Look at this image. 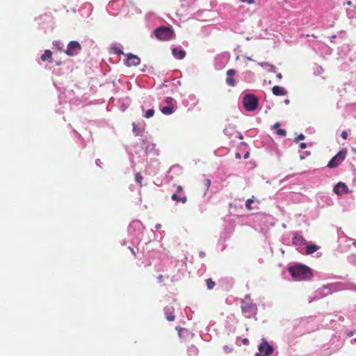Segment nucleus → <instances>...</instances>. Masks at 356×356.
<instances>
[{"label":"nucleus","instance_id":"obj_1","mask_svg":"<svg viewBox=\"0 0 356 356\" xmlns=\"http://www.w3.org/2000/svg\"><path fill=\"white\" fill-rule=\"evenodd\" d=\"M289 272L296 281L309 280L312 276L310 268L304 265H296L290 267Z\"/></svg>","mask_w":356,"mask_h":356},{"label":"nucleus","instance_id":"obj_2","mask_svg":"<svg viewBox=\"0 0 356 356\" xmlns=\"http://www.w3.org/2000/svg\"><path fill=\"white\" fill-rule=\"evenodd\" d=\"M241 307L245 318H250L254 317L257 314V305L253 303L250 296H245L241 300Z\"/></svg>","mask_w":356,"mask_h":356},{"label":"nucleus","instance_id":"obj_3","mask_svg":"<svg viewBox=\"0 0 356 356\" xmlns=\"http://www.w3.org/2000/svg\"><path fill=\"white\" fill-rule=\"evenodd\" d=\"M156 38L159 40H170L174 38L173 30L167 26H160L154 31Z\"/></svg>","mask_w":356,"mask_h":356},{"label":"nucleus","instance_id":"obj_4","mask_svg":"<svg viewBox=\"0 0 356 356\" xmlns=\"http://www.w3.org/2000/svg\"><path fill=\"white\" fill-rule=\"evenodd\" d=\"M243 104L247 111H254L258 107V99L254 95H245L243 98Z\"/></svg>","mask_w":356,"mask_h":356},{"label":"nucleus","instance_id":"obj_5","mask_svg":"<svg viewBox=\"0 0 356 356\" xmlns=\"http://www.w3.org/2000/svg\"><path fill=\"white\" fill-rule=\"evenodd\" d=\"M348 151L346 148L341 149L327 163L329 168L338 167L346 159Z\"/></svg>","mask_w":356,"mask_h":356},{"label":"nucleus","instance_id":"obj_6","mask_svg":"<svg viewBox=\"0 0 356 356\" xmlns=\"http://www.w3.org/2000/svg\"><path fill=\"white\" fill-rule=\"evenodd\" d=\"M258 349L259 353H256L255 356H269L273 351V347L268 344L265 339H262Z\"/></svg>","mask_w":356,"mask_h":356},{"label":"nucleus","instance_id":"obj_7","mask_svg":"<svg viewBox=\"0 0 356 356\" xmlns=\"http://www.w3.org/2000/svg\"><path fill=\"white\" fill-rule=\"evenodd\" d=\"M81 44L76 41H71L65 50V54L69 56H75L81 51Z\"/></svg>","mask_w":356,"mask_h":356},{"label":"nucleus","instance_id":"obj_8","mask_svg":"<svg viewBox=\"0 0 356 356\" xmlns=\"http://www.w3.org/2000/svg\"><path fill=\"white\" fill-rule=\"evenodd\" d=\"M125 63L127 66H137L140 63V59L136 55L129 54L127 56Z\"/></svg>","mask_w":356,"mask_h":356},{"label":"nucleus","instance_id":"obj_9","mask_svg":"<svg viewBox=\"0 0 356 356\" xmlns=\"http://www.w3.org/2000/svg\"><path fill=\"white\" fill-rule=\"evenodd\" d=\"M334 192L338 195H341L348 192V188L346 184L340 181L338 182L334 186Z\"/></svg>","mask_w":356,"mask_h":356},{"label":"nucleus","instance_id":"obj_10","mask_svg":"<svg viewBox=\"0 0 356 356\" xmlns=\"http://www.w3.org/2000/svg\"><path fill=\"white\" fill-rule=\"evenodd\" d=\"M236 71L234 69H230L227 71L226 83L229 86L234 87L236 85L235 79L233 76L236 74Z\"/></svg>","mask_w":356,"mask_h":356},{"label":"nucleus","instance_id":"obj_11","mask_svg":"<svg viewBox=\"0 0 356 356\" xmlns=\"http://www.w3.org/2000/svg\"><path fill=\"white\" fill-rule=\"evenodd\" d=\"M293 243L296 245H302L306 243V240L302 236L299 235L298 233H295L293 234Z\"/></svg>","mask_w":356,"mask_h":356},{"label":"nucleus","instance_id":"obj_12","mask_svg":"<svg viewBox=\"0 0 356 356\" xmlns=\"http://www.w3.org/2000/svg\"><path fill=\"white\" fill-rule=\"evenodd\" d=\"M164 312L168 321H173L175 320L174 308L172 307H166Z\"/></svg>","mask_w":356,"mask_h":356},{"label":"nucleus","instance_id":"obj_13","mask_svg":"<svg viewBox=\"0 0 356 356\" xmlns=\"http://www.w3.org/2000/svg\"><path fill=\"white\" fill-rule=\"evenodd\" d=\"M272 92L276 96H282L287 94L286 90L284 88L278 86H275L273 87Z\"/></svg>","mask_w":356,"mask_h":356},{"label":"nucleus","instance_id":"obj_14","mask_svg":"<svg viewBox=\"0 0 356 356\" xmlns=\"http://www.w3.org/2000/svg\"><path fill=\"white\" fill-rule=\"evenodd\" d=\"M172 52L175 58L177 59H183L186 56V51L184 49H178L172 48Z\"/></svg>","mask_w":356,"mask_h":356},{"label":"nucleus","instance_id":"obj_15","mask_svg":"<svg viewBox=\"0 0 356 356\" xmlns=\"http://www.w3.org/2000/svg\"><path fill=\"white\" fill-rule=\"evenodd\" d=\"M41 59L43 61H48L49 63H51L52 59V52L50 50H45L43 54L41 56Z\"/></svg>","mask_w":356,"mask_h":356},{"label":"nucleus","instance_id":"obj_16","mask_svg":"<svg viewBox=\"0 0 356 356\" xmlns=\"http://www.w3.org/2000/svg\"><path fill=\"white\" fill-rule=\"evenodd\" d=\"M174 109H175L174 104H170V105H168L166 106H163L161 109V111L162 112V113H163L165 115H170L173 113Z\"/></svg>","mask_w":356,"mask_h":356},{"label":"nucleus","instance_id":"obj_17","mask_svg":"<svg viewBox=\"0 0 356 356\" xmlns=\"http://www.w3.org/2000/svg\"><path fill=\"white\" fill-rule=\"evenodd\" d=\"M172 200L176 202H181L182 203H186L187 202V197L186 195L179 197L177 193H174L171 197Z\"/></svg>","mask_w":356,"mask_h":356},{"label":"nucleus","instance_id":"obj_18","mask_svg":"<svg viewBox=\"0 0 356 356\" xmlns=\"http://www.w3.org/2000/svg\"><path fill=\"white\" fill-rule=\"evenodd\" d=\"M318 249V247L316 245L312 244L307 245L306 248L305 253L306 254H312L316 251H317Z\"/></svg>","mask_w":356,"mask_h":356},{"label":"nucleus","instance_id":"obj_19","mask_svg":"<svg viewBox=\"0 0 356 356\" xmlns=\"http://www.w3.org/2000/svg\"><path fill=\"white\" fill-rule=\"evenodd\" d=\"M206 284H207V289L209 290H211L214 288L216 283H215V282H213L212 280V279L209 278V279L206 280Z\"/></svg>","mask_w":356,"mask_h":356},{"label":"nucleus","instance_id":"obj_20","mask_svg":"<svg viewBox=\"0 0 356 356\" xmlns=\"http://www.w3.org/2000/svg\"><path fill=\"white\" fill-rule=\"evenodd\" d=\"M254 202V200L252 198L247 200L245 202V208L248 210L252 209L251 204Z\"/></svg>","mask_w":356,"mask_h":356},{"label":"nucleus","instance_id":"obj_21","mask_svg":"<svg viewBox=\"0 0 356 356\" xmlns=\"http://www.w3.org/2000/svg\"><path fill=\"white\" fill-rule=\"evenodd\" d=\"M154 110L151 108L146 111L145 117L146 118H149L152 117L154 115Z\"/></svg>","mask_w":356,"mask_h":356},{"label":"nucleus","instance_id":"obj_22","mask_svg":"<svg viewBox=\"0 0 356 356\" xmlns=\"http://www.w3.org/2000/svg\"><path fill=\"white\" fill-rule=\"evenodd\" d=\"M135 179H136V181L137 183H138L140 186H142L143 177H142V175H140V173L138 172V173L136 175Z\"/></svg>","mask_w":356,"mask_h":356},{"label":"nucleus","instance_id":"obj_23","mask_svg":"<svg viewBox=\"0 0 356 356\" xmlns=\"http://www.w3.org/2000/svg\"><path fill=\"white\" fill-rule=\"evenodd\" d=\"M277 134L280 136H285L286 134V131L284 129H279L277 131Z\"/></svg>","mask_w":356,"mask_h":356},{"label":"nucleus","instance_id":"obj_24","mask_svg":"<svg viewBox=\"0 0 356 356\" xmlns=\"http://www.w3.org/2000/svg\"><path fill=\"white\" fill-rule=\"evenodd\" d=\"M204 186L206 187V190L207 191L211 186V180L209 179H206L204 180Z\"/></svg>","mask_w":356,"mask_h":356},{"label":"nucleus","instance_id":"obj_25","mask_svg":"<svg viewBox=\"0 0 356 356\" xmlns=\"http://www.w3.org/2000/svg\"><path fill=\"white\" fill-rule=\"evenodd\" d=\"M175 102L174 99L171 97H168L166 99H165V102L168 104V105H170V104H173V102Z\"/></svg>","mask_w":356,"mask_h":356},{"label":"nucleus","instance_id":"obj_26","mask_svg":"<svg viewBox=\"0 0 356 356\" xmlns=\"http://www.w3.org/2000/svg\"><path fill=\"white\" fill-rule=\"evenodd\" d=\"M341 136L343 139L346 140L348 138V133L346 131H343L341 134Z\"/></svg>","mask_w":356,"mask_h":356},{"label":"nucleus","instance_id":"obj_27","mask_svg":"<svg viewBox=\"0 0 356 356\" xmlns=\"http://www.w3.org/2000/svg\"><path fill=\"white\" fill-rule=\"evenodd\" d=\"M303 139H305V136L302 134H301L297 138H296L295 140L296 142H298V140H303Z\"/></svg>","mask_w":356,"mask_h":356},{"label":"nucleus","instance_id":"obj_28","mask_svg":"<svg viewBox=\"0 0 356 356\" xmlns=\"http://www.w3.org/2000/svg\"><path fill=\"white\" fill-rule=\"evenodd\" d=\"M241 2L243 3H247L248 4H253L254 3V0H241Z\"/></svg>","mask_w":356,"mask_h":356},{"label":"nucleus","instance_id":"obj_29","mask_svg":"<svg viewBox=\"0 0 356 356\" xmlns=\"http://www.w3.org/2000/svg\"><path fill=\"white\" fill-rule=\"evenodd\" d=\"M183 191V187L181 186H177V193H180Z\"/></svg>","mask_w":356,"mask_h":356},{"label":"nucleus","instance_id":"obj_30","mask_svg":"<svg viewBox=\"0 0 356 356\" xmlns=\"http://www.w3.org/2000/svg\"><path fill=\"white\" fill-rule=\"evenodd\" d=\"M115 52L118 54H123V51L120 49H118V48H115Z\"/></svg>","mask_w":356,"mask_h":356},{"label":"nucleus","instance_id":"obj_31","mask_svg":"<svg viewBox=\"0 0 356 356\" xmlns=\"http://www.w3.org/2000/svg\"><path fill=\"white\" fill-rule=\"evenodd\" d=\"M242 343H243V345L247 346V345L249 344V341H248V339L247 338H245V339H243Z\"/></svg>","mask_w":356,"mask_h":356},{"label":"nucleus","instance_id":"obj_32","mask_svg":"<svg viewBox=\"0 0 356 356\" xmlns=\"http://www.w3.org/2000/svg\"><path fill=\"white\" fill-rule=\"evenodd\" d=\"M129 249L131 250L133 256L134 257H136V252H135V250L132 248H131V247H129Z\"/></svg>","mask_w":356,"mask_h":356},{"label":"nucleus","instance_id":"obj_33","mask_svg":"<svg viewBox=\"0 0 356 356\" xmlns=\"http://www.w3.org/2000/svg\"><path fill=\"white\" fill-rule=\"evenodd\" d=\"M300 147L301 149H305V148L307 147V144H306V143H300Z\"/></svg>","mask_w":356,"mask_h":356},{"label":"nucleus","instance_id":"obj_34","mask_svg":"<svg viewBox=\"0 0 356 356\" xmlns=\"http://www.w3.org/2000/svg\"><path fill=\"white\" fill-rule=\"evenodd\" d=\"M280 123H279V122H277V123H275V124L273 125V129H277V128H278V127H280Z\"/></svg>","mask_w":356,"mask_h":356},{"label":"nucleus","instance_id":"obj_35","mask_svg":"<svg viewBox=\"0 0 356 356\" xmlns=\"http://www.w3.org/2000/svg\"><path fill=\"white\" fill-rule=\"evenodd\" d=\"M345 5H347V6H351L353 4L352 1H347L345 3Z\"/></svg>","mask_w":356,"mask_h":356},{"label":"nucleus","instance_id":"obj_36","mask_svg":"<svg viewBox=\"0 0 356 356\" xmlns=\"http://www.w3.org/2000/svg\"><path fill=\"white\" fill-rule=\"evenodd\" d=\"M277 77L279 79H281L282 78V74H281V73H278V74H277Z\"/></svg>","mask_w":356,"mask_h":356},{"label":"nucleus","instance_id":"obj_37","mask_svg":"<svg viewBox=\"0 0 356 356\" xmlns=\"http://www.w3.org/2000/svg\"><path fill=\"white\" fill-rule=\"evenodd\" d=\"M353 333H354V332H353V331H350V332H349L348 333V335L349 337H352V336H353Z\"/></svg>","mask_w":356,"mask_h":356},{"label":"nucleus","instance_id":"obj_38","mask_svg":"<svg viewBox=\"0 0 356 356\" xmlns=\"http://www.w3.org/2000/svg\"><path fill=\"white\" fill-rule=\"evenodd\" d=\"M289 102H290V100H289V99H285V100H284V103H285L286 104H289Z\"/></svg>","mask_w":356,"mask_h":356},{"label":"nucleus","instance_id":"obj_39","mask_svg":"<svg viewBox=\"0 0 356 356\" xmlns=\"http://www.w3.org/2000/svg\"><path fill=\"white\" fill-rule=\"evenodd\" d=\"M249 157V152H246V154L244 156L245 159H248Z\"/></svg>","mask_w":356,"mask_h":356},{"label":"nucleus","instance_id":"obj_40","mask_svg":"<svg viewBox=\"0 0 356 356\" xmlns=\"http://www.w3.org/2000/svg\"><path fill=\"white\" fill-rule=\"evenodd\" d=\"M156 229H159L161 227V225L158 224L155 226Z\"/></svg>","mask_w":356,"mask_h":356},{"label":"nucleus","instance_id":"obj_41","mask_svg":"<svg viewBox=\"0 0 356 356\" xmlns=\"http://www.w3.org/2000/svg\"><path fill=\"white\" fill-rule=\"evenodd\" d=\"M353 343H356V338H355L353 340Z\"/></svg>","mask_w":356,"mask_h":356},{"label":"nucleus","instance_id":"obj_42","mask_svg":"<svg viewBox=\"0 0 356 356\" xmlns=\"http://www.w3.org/2000/svg\"><path fill=\"white\" fill-rule=\"evenodd\" d=\"M236 157H240L238 154H236Z\"/></svg>","mask_w":356,"mask_h":356},{"label":"nucleus","instance_id":"obj_43","mask_svg":"<svg viewBox=\"0 0 356 356\" xmlns=\"http://www.w3.org/2000/svg\"><path fill=\"white\" fill-rule=\"evenodd\" d=\"M355 19H356V16H355Z\"/></svg>","mask_w":356,"mask_h":356}]
</instances>
